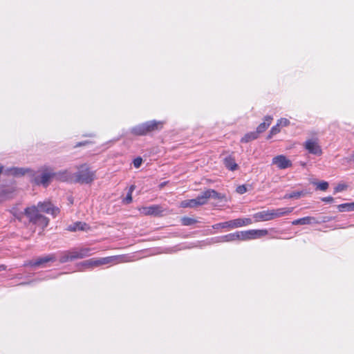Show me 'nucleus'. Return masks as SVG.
Returning a JSON list of instances; mask_svg holds the SVG:
<instances>
[{
    "label": "nucleus",
    "mask_w": 354,
    "mask_h": 354,
    "mask_svg": "<svg viewBox=\"0 0 354 354\" xmlns=\"http://www.w3.org/2000/svg\"><path fill=\"white\" fill-rule=\"evenodd\" d=\"M224 197V195L209 189L201 192L196 198L182 201L180 205L183 207H196L206 204L209 198L222 200Z\"/></svg>",
    "instance_id": "f257e3e1"
},
{
    "label": "nucleus",
    "mask_w": 354,
    "mask_h": 354,
    "mask_svg": "<svg viewBox=\"0 0 354 354\" xmlns=\"http://www.w3.org/2000/svg\"><path fill=\"white\" fill-rule=\"evenodd\" d=\"M163 124L164 122L162 121H148L133 127L131 132L136 136H144L148 133L161 129Z\"/></svg>",
    "instance_id": "f03ea898"
},
{
    "label": "nucleus",
    "mask_w": 354,
    "mask_h": 354,
    "mask_svg": "<svg viewBox=\"0 0 354 354\" xmlns=\"http://www.w3.org/2000/svg\"><path fill=\"white\" fill-rule=\"evenodd\" d=\"M73 182L82 184L91 183L95 178V173L86 165H80L78 171L73 175Z\"/></svg>",
    "instance_id": "7ed1b4c3"
},
{
    "label": "nucleus",
    "mask_w": 354,
    "mask_h": 354,
    "mask_svg": "<svg viewBox=\"0 0 354 354\" xmlns=\"http://www.w3.org/2000/svg\"><path fill=\"white\" fill-rule=\"evenodd\" d=\"M122 257H107L100 259H90L81 263V266L84 268H92L100 266L102 265L109 263H117L122 261Z\"/></svg>",
    "instance_id": "20e7f679"
},
{
    "label": "nucleus",
    "mask_w": 354,
    "mask_h": 354,
    "mask_svg": "<svg viewBox=\"0 0 354 354\" xmlns=\"http://www.w3.org/2000/svg\"><path fill=\"white\" fill-rule=\"evenodd\" d=\"M252 223V221L250 218H239L223 223H216L212 227L216 230L218 228L234 229L243 226L249 225H251Z\"/></svg>",
    "instance_id": "39448f33"
},
{
    "label": "nucleus",
    "mask_w": 354,
    "mask_h": 354,
    "mask_svg": "<svg viewBox=\"0 0 354 354\" xmlns=\"http://www.w3.org/2000/svg\"><path fill=\"white\" fill-rule=\"evenodd\" d=\"M39 209L38 207L32 206L25 209V214L28 217L30 222L34 223H37L39 221H41L44 226H47L48 220L46 217L39 214Z\"/></svg>",
    "instance_id": "423d86ee"
},
{
    "label": "nucleus",
    "mask_w": 354,
    "mask_h": 354,
    "mask_svg": "<svg viewBox=\"0 0 354 354\" xmlns=\"http://www.w3.org/2000/svg\"><path fill=\"white\" fill-rule=\"evenodd\" d=\"M54 176V172L52 169L46 167L43 169L42 173L40 175L35 176L33 181L37 185H43L47 187L50 183L51 178Z\"/></svg>",
    "instance_id": "0eeeda50"
},
{
    "label": "nucleus",
    "mask_w": 354,
    "mask_h": 354,
    "mask_svg": "<svg viewBox=\"0 0 354 354\" xmlns=\"http://www.w3.org/2000/svg\"><path fill=\"white\" fill-rule=\"evenodd\" d=\"M305 149L311 154L321 156L322 150L317 139L307 140L304 143Z\"/></svg>",
    "instance_id": "6e6552de"
},
{
    "label": "nucleus",
    "mask_w": 354,
    "mask_h": 354,
    "mask_svg": "<svg viewBox=\"0 0 354 354\" xmlns=\"http://www.w3.org/2000/svg\"><path fill=\"white\" fill-rule=\"evenodd\" d=\"M139 211L143 215L158 216L163 212V209L160 205H153L148 207H142L139 208Z\"/></svg>",
    "instance_id": "1a4fd4ad"
},
{
    "label": "nucleus",
    "mask_w": 354,
    "mask_h": 354,
    "mask_svg": "<svg viewBox=\"0 0 354 354\" xmlns=\"http://www.w3.org/2000/svg\"><path fill=\"white\" fill-rule=\"evenodd\" d=\"M272 165L280 169H285L292 166V162L283 155H279L272 158Z\"/></svg>",
    "instance_id": "9d476101"
},
{
    "label": "nucleus",
    "mask_w": 354,
    "mask_h": 354,
    "mask_svg": "<svg viewBox=\"0 0 354 354\" xmlns=\"http://www.w3.org/2000/svg\"><path fill=\"white\" fill-rule=\"evenodd\" d=\"M38 208L39 211L46 212L55 216L59 212V208L54 207L49 202L39 203Z\"/></svg>",
    "instance_id": "9b49d317"
},
{
    "label": "nucleus",
    "mask_w": 354,
    "mask_h": 354,
    "mask_svg": "<svg viewBox=\"0 0 354 354\" xmlns=\"http://www.w3.org/2000/svg\"><path fill=\"white\" fill-rule=\"evenodd\" d=\"M294 209V207H282L276 209H270L272 220L290 214Z\"/></svg>",
    "instance_id": "f8f14e48"
},
{
    "label": "nucleus",
    "mask_w": 354,
    "mask_h": 354,
    "mask_svg": "<svg viewBox=\"0 0 354 354\" xmlns=\"http://www.w3.org/2000/svg\"><path fill=\"white\" fill-rule=\"evenodd\" d=\"M256 222L268 221L272 220L270 209L259 212L253 215Z\"/></svg>",
    "instance_id": "ddd939ff"
},
{
    "label": "nucleus",
    "mask_w": 354,
    "mask_h": 354,
    "mask_svg": "<svg viewBox=\"0 0 354 354\" xmlns=\"http://www.w3.org/2000/svg\"><path fill=\"white\" fill-rule=\"evenodd\" d=\"M57 180L62 181H71L73 182V175L67 170L60 171L57 173H54V176Z\"/></svg>",
    "instance_id": "4468645a"
},
{
    "label": "nucleus",
    "mask_w": 354,
    "mask_h": 354,
    "mask_svg": "<svg viewBox=\"0 0 354 354\" xmlns=\"http://www.w3.org/2000/svg\"><path fill=\"white\" fill-rule=\"evenodd\" d=\"M55 258L54 255H49L44 257L39 258L35 261H30L28 263V265L31 266H39L40 265H42L43 263H47L50 261H55Z\"/></svg>",
    "instance_id": "2eb2a0df"
},
{
    "label": "nucleus",
    "mask_w": 354,
    "mask_h": 354,
    "mask_svg": "<svg viewBox=\"0 0 354 354\" xmlns=\"http://www.w3.org/2000/svg\"><path fill=\"white\" fill-rule=\"evenodd\" d=\"M268 234L267 230H250L249 234L250 239H259Z\"/></svg>",
    "instance_id": "dca6fc26"
},
{
    "label": "nucleus",
    "mask_w": 354,
    "mask_h": 354,
    "mask_svg": "<svg viewBox=\"0 0 354 354\" xmlns=\"http://www.w3.org/2000/svg\"><path fill=\"white\" fill-rule=\"evenodd\" d=\"M237 235L236 232L230 233L226 235H223L219 237L216 238V242H232L237 241L236 239Z\"/></svg>",
    "instance_id": "f3484780"
},
{
    "label": "nucleus",
    "mask_w": 354,
    "mask_h": 354,
    "mask_svg": "<svg viewBox=\"0 0 354 354\" xmlns=\"http://www.w3.org/2000/svg\"><path fill=\"white\" fill-rule=\"evenodd\" d=\"M272 120V118L271 116H266L265 117V122L261 123L257 128V133L258 134L263 133L266 130V129L270 126L271 121Z\"/></svg>",
    "instance_id": "a211bd4d"
},
{
    "label": "nucleus",
    "mask_w": 354,
    "mask_h": 354,
    "mask_svg": "<svg viewBox=\"0 0 354 354\" xmlns=\"http://www.w3.org/2000/svg\"><path fill=\"white\" fill-rule=\"evenodd\" d=\"M223 163L225 166L231 171H234L237 169L238 165L235 160L232 156H227L224 158Z\"/></svg>",
    "instance_id": "6ab92c4d"
},
{
    "label": "nucleus",
    "mask_w": 354,
    "mask_h": 354,
    "mask_svg": "<svg viewBox=\"0 0 354 354\" xmlns=\"http://www.w3.org/2000/svg\"><path fill=\"white\" fill-rule=\"evenodd\" d=\"M87 225L82 222H76L68 227V230L71 232H75L77 230H86Z\"/></svg>",
    "instance_id": "aec40b11"
},
{
    "label": "nucleus",
    "mask_w": 354,
    "mask_h": 354,
    "mask_svg": "<svg viewBox=\"0 0 354 354\" xmlns=\"http://www.w3.org/2000/svg\"><path fill=\"white\" fill-rule=\"evenodd\" d=\"M337 207L340 212H353L354 202L340 204Z\"/></svg>",
    "instance_id": "412c9836"
},
{
    "label": "nucleus",
    "mask_w": 354,
    "mask_h": 354,
    "mask_svg": "<svg viewBox=\"0 0 354 354\" xmlns=\"http://www.w3.org/2000/svg\"><path fill=\"white\" fill-rule=\"evenodd\" d=\"M258 133L257 131H252L246 133L241 140V142H249L252 140H254L258 138Z\"/></svg>",
    "instance_id": "4be33fe9"
},
{
    "label": "nucleus",
    "mask_w": 354,
    "mask_h": 354,
    "mask_svg": "<svg viewBox=\"0 0 354 354\" xmlns=\"http://www.w3.org/2000/svg\"><path fill=\"white\" fill-rule=\"evenodd\" d=\"M313 223L319 224L320 223V221L313 216L301 218V225H310Z\"/></svg>",
    "instance_id": "5701e85b"
},
{
    "label": "nucleus",
    "mask_w": 354,
    "mask_h": 354,
    "mask_svg": "<svg viewBox=\"0 0 354 354\" xmlns=\"http://www.w3.org/2000/svg\"><path fill=\"white\" fill-rule=\"evenodd\" d=\"M236 234L237 235V237H236L237 241L250 240L249 230L236 232Z\"/></svg>",
    "instance_id": "b1692460"
},
{
    "label": "nucleus",
    "mask_w": 354,
    "mask_h": 354,
    "mask_svg": "<svg viewBox=\"0 0 354 354\" xmlns=\"http://www.w3.org/2000/svg\"><path fill=\"white\" fill-rule=\"evenodd\" d=\"M93 249L90 248H82L78 250L79 251V257L80 259H83L84 257H88L92 254V251Z\"/></svg>",
    "instance_id": "393cba45"
},
{
    "label": "nucleus",
    "mask_w": 354,
    "mask_h": 354,
    "mask_svg": "<svg viewBox=\"0 0 354 354\" xmlns=\"http://www.w3.org/2000/svg\"><path fill=\"white\" fill-rule=\"evenodd\" d=\"M70 252L69 251H65L62 252L59 257V261L60 263H66L68 261H72V259H70Z\"/></svg>",
    "instance_id": "a878e982"
},
{
    "label": "nucleus",
    "mask_w": 354,
    "mask_h": 354,
    "mask_svg": "<svg viewBox=\"0 0 354 354\" xmlns=\"http://www.w3.org/2000/svg\"><path fill=\"white\" fill-rule=\"evenodd\" d=\"M9 171L14 176H22L25 174L26 170L24 168L12 167Z\"/></svg>",
    "instance_id": "bb28decb"
},
{
    "label": "nucleus",
    "mask_w": 354,
    "mask_h": 354,
    "mask_svg": "<svg viewBox=\"0 0 354 354\" xmlns=\"http://www.w3.org/2000/svg\"><path fill=\"white\" fill-rule=\"evenodd\" d=\"M182 223L183 225H191L196 223V221L194 218L189 217H183L181 219Z\"/></svg>",
    "instance_id": "cd10ccee"
},
{
    "label": "nucleus",
    "mask_w": 354,
    "mask_h": 354,
    "mask_svg": "<svg viewBox=\"0 0 354 354\" xmlns=\"http://www.w3.org/2000/svg\"><path fill=\"white\" fill-rule=\"evenodd\" d=\"M135 188L134 185H131L129 188V192L126 196V198L124 199V202L127 204L130 203L132 201V192Z\"/></svg>",
    "instance_id": "c85d7f7f"
},
{
    "label": "nucleus",
    "mask_w": 354,
    "mask_h": 354,
    "mask_svg": "<svg viewBox=\"0 0 354 354\" xmlns=\"http://www.w3.org/2000/svg\"><path fill=\"white\" fill-rule=\"evenodd\" d=\"M280 132V128L279 126L276 124L275 126L272 127L269 135L268 136V139L271 138L274 135H276L277 133Z\"/></svg>",
    "instance_id": "c756f323"
},
{
    "label": "nucleus",
    "mask_w": 354,
    "mask_h": 354,
    "mask_svg": "<svg viewBox=\"0 0 354 354\" xmlns=\"http://www.w3.org/2000/svg\"><path fill=\"white\" fill-rule=\"evenodd\" d=\"M315 185H317V188L322 191H325L328 187V183L326 181L317 183Z\"/></svg>",
    "instance_id": "7c9ffc66"
},
{
    "label": "nucleus",
    "mask_w": 354,
    "mask_h": 354,
    "mask_svg": "<svg viewBox=\"0 0 354 354\" xmlns=\"http://www.w3.org/2000/svg\"><path fill=\"white\" fill-rule=\"evenodd\" d=\"M70 252V256H71V259H72V261L75 260V259H80L79 257V251L78 250H71L69 251Z\"/></svg>",
    "instance_id": "2f4dec72"
},
{
    "label": "nucleus",
    "mask_w": 354,
    "mask_h": 354,
    "mask_svg": "<svg viewBox=\"0 0 354 354\" xmlns=\"http://www.w3.org/2000/svg\"><path fill=\"white\" fill-rule=\"evenodd\" d=\"M301 192H293L290 194H286L284 196V198H299L301 196Z\"/></svg>",
    "instance_id": "473e14b6"
},
{
    "label": "nucleus",
    "mask_w": 354,
    "mask_h": 354,
    "mask_svg": "<svg viewBox=\"0 0 354 354\" xmlns=\"http://www.w3.org/2000/svg\"><path fill=\"white\" fill-rule=\"evenodd\" d=\"M290 124V121L286 118H281L278 120L277 124L278 126L286 127Z\"/></svg>",
    "instance_id": "72a5a7b5"
},
{
    "label": "nucleus",
    "mask_w": 354,
    "mask_h": 354,
    "mask_svg": "<svg viewBox=\"0 0 354 354\" xmlns=\"http://www.w3.org/2000/svg\"><path fill=\"white\" fill-rule=\"evenodd\" d=\"M247 191H248L247 187L244 185H239L236 188V192L240 194H243L245 193Z\"/></svg>",
    "instance_id": "f704fd0d"
},
{
    "label": "nucleus",
    "mask_w": 354,
    "mask_h": 354,
    "mask_svg": "<svg viewBox=\"0 0 354 354\" xmlns=\"http://www.w3.org/2000/svg\"><path fill=\"white\" fill-rule=\"evenodd\" d=\"M346 189V185L343 184H339L335 188V193L340 192L344 191Z\"/></svg>",
    "instance_id": "c9c22d12"
},
{
    "label": "nucleus",
    "mask_w": 354,
    "mask_h": 354,
    "mask_svg": "<svg viewBox=\"0 0 354 354\" xmlns=\"http://www.w3.org/2000/svg\"><path fill=\"white\" fill-rule=\"evenodd\" d=\"M142 162V159L141 158H136L133 160V165L136 168H139Z\"/></svg>",
    "instance_id": "e433bc0d"
},
{
    "label": "nucleus",
    "mask_w": 354,
    "mask_h": 354,
    "mask_svg": "<svg viewBox=\"0 0 354 354\" xmlns=\"http://www.w3.org/2000/svg\"><path fill=\"white\" fill-rule=\"evenodd\" d=\"M322 201L326 203H332L334 201V198L331 196H327L322 198Z\"/></svg>",
    "instance_id": "4c0bfd02"
},
{
    "label": "nucleus",
    "mask_w": 354,
    "mask_h": 354,
    "mask_svg": "<svg viewBox=\"0 0 354 354\" xmlns=\"http://www.w3.org/2000/svg\"><path fill=\"white\" fill-rule=\"evenodd\" d=\"M331 220H332V217H329V216H324V217H323L322 221H320V223H321L322 222H323V223L328 222V221H331Z\"/></svg>",
    "instance_id": "58836bf2"
},
{
    "label": "nucleus",
    "mask_w": 354,
    "mask_h": 354,
    "mask_svg": "<svg viewBox=\"0 0 354 354\" xmlns=\"http://www.w3.org/2000/svg\"><path fill=\"white\" fill-rule=\"evenodd\" d=\"M292 224L294 225H301V218L293 221Z\"/></svg>",
    "instance_id": "ea45409f"
},
{
    "label": "nucleus",
    "mask_w": 354,
    "mask_h": 354,
    "mask_svg": "<svg viewBox=\"0 0 354 354\" xmlns=\"http://www.w3.org/2000/svg\"><path fill=\"white\" fill-rule=\"evenodd\" d=\"M348 161L354 162V153L348 158Z\"/></svg>",
    "instance_id": "a19ab883"
},
{
    "label": "nucleus",
    "mask_w": 354,
    "mask_h": 354,
    "mask_svg": "<svg viewBox=\"0 0 354 354\" xmlns=\"http://www.w3.org/2000/svg\"><path fill=\"white\" fill-rule=\"evenodd\" d=\"M6 269V266L4 265H0V271L4 270Z\"/></svg>",
    "instance_id": "79ce46f5"
},
{
    "label": "nucleus",
    "mask_w": 354,
    "mask_h": 354,
    "mask_svg": "<svg viewBox=\"0 0 354 354\" xmlns=\"http://www.w3.org/2000/svg\"><path fill=\"white\" fill-rule=\"evenodd\" d=\"M3 167L0 164V174H1L3 171Z\"/></svg>",
    "instance_id": "37998d69"
}]
</instances>
